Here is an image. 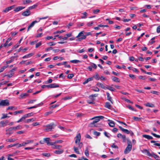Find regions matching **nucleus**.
<instances>
[{
	"instance_id": "58",
	"label": "nucleus",
	"mask_w": 160,
	"mask_h": 160,
	"mask_svg": "<svg viewBox=\"0 0 160 160\" xmlns=\"http://www.w3.org/2000/svg\"><path fill=\"white\" fill-rule=\"evenodd\" d=\"M104 135L106 137H107L108 138H110V135L108 133H107L106 132H104Z\"/></svg>"
},
{
	"instance_id": "63",
	"label": "nucleus",
	"mask_w": 160,
	"mask_h": 160,
	"mask_svg": "<svg viewBox=\"0 0 160 160\" xmlns=\"http://www.w3.org/2000/svg\"><path fill=\"white\" fill-rule=\"evenodd\" d=\"M83 15H84L83 16H82L81 17L82 18H86L87 16V13L86 12H84L83 13Z\"/></svg>"
},
{
	"instance_id": "28",
	"label": "nucleus",
	"mask_w": 160,
	"mask_h": 160,
	"mask_svg": "<svg viewBox=\"0 0 160 160\" xmlns=\"http://www.w3.org/2000/svg\"><path fill=\"white\" fill-rule=\"evenodd\" d=\"M107 95L108 100L110 101L112 103H113V102L112 101V98L110 96L109 93L107 92Z\"/></svg>"
},
{
	"instance_id": "10",
	"label": "nucleus",
	"mask_w": 160,
	"mask_h": 160,
	"mask_svg": "<svg viewBox=\"0 0 160 160\" xmlns=\"http://www.w3.org/2000/svg\"><path fill=\"white\" fill-rule=\"evenodd\" d=\"M29 96V94L28 93H22L20 95L19 98L22 99L27 97Z\"/></svg>"
},
{
	"instance_id": "34",
	"label": "nucleus",
	"mask_w": 160,
	"mask_h": 160,
	"mask_svg": "<svg viewBox=\"0 0 160 160\" xmlns=\"http://www.w3.org/2000/svg\"><path fill=\"white\" fill-rule=\"evenodd\" d=\"M70 62L72 63H77L78 62H81L80 61L77 60H72L70 61Z\"/></svg>"
},
{
	"instance_id": "62",
	"label": "nucleus",
	"mask_w": 160,
	"mask_h": 160,
	"mask_svg": "<svg viewBox=\"0 0 160 160\" xmlns=\"http://www.w3.org/2000/svg\"><path fill=\"white\" fill-rule=\"evenodd\" d=\"M74 76L73 74H69L68 76V78L69 79L72 78Z\"/></svg>"
},
{
	"instance_id": "51",
	"label": "nucleus",
	"mask_w": 160,
	"mask_h": 160,
	"mask_svg": "<svg viewBox=\"0 0 160 160\" xmlns=\"http://www.w3.org/2000/svg\"><path fill=\"white\" fill-rule=\"evenodd\" d=\"M8 66H4L1 69H0V73L2 72L4 69L8 67Z\"/></svg>"
},
{
	"instance_id": "43",
	"label": "nucleus",
	"mask_w": 160,
	"mask_h": 160,
	"mask_svg": "<svg viewBox=\"0 0 160 160\" xmlns=\"http://www.w3.org/2000/svg\"><path fill=\"white\" fill-rule=\"evenodd\" d=\"M96 123H93V122H92L91 123L89 124L88 126L89 127H97V126L95 124Z\"/></svg>"
},
{
	"instance_id": "20",
	"label": "nucleus",
	"mask_w": 160,
	"mask_h": 160,
	"mask_svg": "<svg viewBox=\"0 0 160 160\" xmlns=\"http://www.w3.org/2000/svg\"><path fill=\"white\" fill-rule=\"evenodd\" d=\"M38 4V3L34 4L32 6L29 7L28 9L30 11V10L34 9L37 7Z\"/></svg>"
},
{
	"instance_id": "55",
	"label": "nucleus",
	"mask_w": 160,
	"mask_h": 160,
	"mask_svg": "<svg viewBox=\"0 0 160 160\" xmlns=\"http://www.w3.org/2000/svg\"><path fill=\"white\" fill-rule=\"evenodd\" d=\"M39 105V104H37V105H35L34 106H32V107H29L27 109H32V108H36L37 107V106H38Z\"/></svg>"
},
{
	"instance_id": "50",
	"label": "nucleus",
	"mask_w": 160,
	"mask_h": 160,
	"mask_svg": "<svg viewBox=\"0 0 160 160\" xmlns=\"http://www.w3.org/2000/svg\"><path fill=\"white\" fill-rule=\"evenodd\" d=\"M42 155L43 156L48 157L50 156V154L49 153H42Z\"/></svg>"
},
{
	"instance_id": "33",
	"label": "nucleus",
	"mask_w": 160,
	"mask_h": 160,
	"mask_svg": "<svg viewBox=\"0 0 160 160\" xmlns=\"http://www.w3.org/2000/svg\"><path fill=\"white\" fill-rule=\"evenodd\" d=\"M92 77L94 78L97 80H99V76L97 73H96L95 75Z\"/></svg>"
},
{
	"instance_id": "12",
	"label": "nucleus",
	"mask_w": 160,
	"mask_h": 160,
	"mask_svg": "<svg viewBox=\"0 0 160 160\" xmlns=\"http://www.w3.org/2000/svg\"><path fill=\"white\" fill-rule=\"evenodd\" d=\"M25 8V7H22V6H18L17 7L14 9V11L15 12H18L21 10Z\"/></svg>"
},
{
	"instance_id": "53",
	"label": "nucleus",
	"mask_w": 160,
	"mask_h": 160,
	"mask_svg": "<svg viewBox=\"0 0 160 160\" xmlns=\"http://www.w3.org/2000/svg\"><path fill=\"white\" fill-rule=\"evenodd\" d=\"M87 102L89 104H94L95 103V102H94V101L92 100H91V101L88 100L87 101Z\"/></svg>"
},
{
	"instance_id": "17",
	"label": "nucleus",
	"mask_w": 160,
	"mask_h": 160,
	"mask_svg": "<svg viewBox=\"0 0 160 160\" xmlns=\"http://www.w3.org/2000/svg\"><path fill=\"white\" fill-rule=\"evenodd\" d=\"M34 54V53H30L28 54L27 55H26L24 56H23L22 58H29L30 57H31Z\"/></svg>"
},
{
	"instance_id": "59",
	"label": "nucleus",
	"mask_w": 160,
	"mask_h": 160,
	"mask_svg": "<svg viewBox=\"0 0 160 160\" xmlns=\"http://www.w3.org/2000/svg\"><path fill=\"white\" fill-rule=\"evenodd\" d=\"M14 73L13 72L11 73L10 74H7L5 75V76H8V77L10 78L12 77L14 75Z\"/></svg>"
},
{
	"instance_id": "22",
	"label": "nucleus",
	"mask_w": 160,
	"mask_h": 160,
	"mask_svg": "<svg viewBox=\"0 0 160 160\" xmlns=\"http://www.w3.org/2000/svg\"><path fill=\"white\" fill-rule=\"evenodd\" d=\"M105 107L108 109H111L112 107L111 106L109 102H107L106 103Z\"/></svg>"
},
{
	"instance_id": "47",
	"label": "nucleus",
	"mask_w": 160,
	"mask_h": 160,
	"mask_svg": "<svg viewBox=\"0 0 160 160\" xmlns=\"http://www.w3.org/2000/svg\"><path fill=\"white\" fill-rule=\"evenodd\" d=\"M65 32V31L63 30H61V31H58L56 32H54V34H56L58 33H62L63 32Z\"/></svg>"
},
{
	"instance_id": "49",
	"label": "nucleus",
	"mask_w": 160,
	"mask_h": 160,
	"mask_svg": "<svg viewBox=\"0 0 160 160\" xmlns=\"http://www.w3.org/2000/svg\"><path fill=\"white\" fill-rule=\"evenodd\" d=\"M62 142H63V141L62 140H58L54 142H52V143L53 144V145H54V144H56V143H61Z\"/></svg>"
},
{
	"instance_id": "31",
	"label": "nucleus",
	"mask_w": 160,
	"mask_h": 160,
	"mask_svg": "<svg viewBox=\"0 0 160 160\" xmlns=\"http://www.w3.org/2000/svg\"><path fill=\"white\" fill-rule=\"evenodd\" d=\"M85 154L87 157H88L89 156V154L88 148H86V149L85 151Z\"/></svg>"
},
{
	"instance_id": "21",
	"label": "nucleus",
	"mask_w": 160,
	"mask_h": 160,
	"mask_svg": "<svg viewBox=\"0 0 160 160\" xmlns=\"http://www.w3.org/2000/svg\"><path fill=\"white\" fill-rule=\"evenodd\" d=\"M112 80L114 82H119L120 81L119 79L116 77L112 76Z\"/></svg>"
},
{
	"instance_id": "2",
	"label": "nucleus",
	"mask_w": 160,
	"mask_h": 160,
	"mask_svg": "<svg viewBox=\"0 0 160 160\" xmlns=\"http://www.w3.org/2000/svg\"><path fill=\"white\" fill-rule=\"evenodd\" d=\"M127 144L128 146L124 151V153L125 154H127L129 152L131 151L132 147V143L131 141L128 140Z\"/></svg>"
},
{
	"instance_id": "48",
	"label": "nucleus",
	"mask_w": 160,
	"mask_h": 160,
	"mask_svg": "<svg viewBox=\"0 0 160 160\" xmlns=\"http://www.w3.org/2000/svg\"><path fill=\"white\" fill-rule=\"evenodd\" d=\"M94 134L97 136H99L100 135V133L96 131H94L93 132Z\"/></svg>"
},
{
	"instance_id": "39",
	"label": "nucleus",
	"mask_w": 160,
	"mask_h": 160,
	"mask_svg": "<svg viewBox=\"0 0 160 160\" xmlns=\"http://www.w3.org/2000/svg\"><path fill=\"white\" fill-rule=\"evenodd\" d=\"M26 118L24 115V116L23 117H22L19 120H18V121H17V122L18 123V122H21L23 121Z\"/></svg>"
},
{
	"instance_id": "16",
	"label": "nucleus",
	"mask_w": 160,
	"mask_h": 160,
	"mask_svg": "<svg viewBox=\"0 0 160 160\" xmlns=\"http://www.w3.org/2000/svg\"><path fill=\"white\" fill-rule=\"evenodd\" d=\"M93 79V78L92 77H91L90 78H88L87 79H86L85 81H84L83 82V84H85L88 82L89 81H91Z\"/></svg>"
},
{
	"instance_id": "24",
	"label": "nucleus",
	"mask_w": 160,
	"mask_h": 160,
	"mask_svg": "<svg viewBox=\"0 0 160 160\" xmlns=\"http://www.w3.org/2000/svg\"><path fill=\"white\" fill-rule=\"evenodd\" d=\"M32 2V1L31 0H23V3L24 5L29 4Z\"/></svg>"
},
{
	"instance_id": "18",
	"label": "nucleus",
	"mask_w": 160,
	"mask_h": 160,
	"mask_svg": "<svg viewBox=\"0 0 160 160\" xmlns=\"http://www.w3.org/2000/svg\"><path fill=\"white\" fill-rule=\"evenodd\" d=\"M151 156L150 157H153L155 159L157 160H160V158L159 156L156 154H155L154 153H152L151 154Z\"/></svg>"
},
{
	"instance_id": "45",
	"label": "nucleus",
	"mask_w": 160,
	"mask_h": 160,
	"mask_svg": "<svg viewBox=\"0 0 160 160\" xmlns=\"http://www.w3.org/2000/svg\"><path fill=\"white\" fill-rule=\"evenodd\" d=\"M16 141L15 138H10L6 140V141L8 142H14Z\"/></svg>"
},
{
	"instance_id": "23",
	"label": "nucleus",
	"mask_w": 160,
	"mask_h": 160,
	"mask_svg": "<svg viewBox=\"0 0 160 160\" xmlns=\"http://www.w3.org/2000/svg\"><path fill=\"white\" fill-rule=\"evenodd\" d=\"M51 88H55L59 87V85L56 83H52L50 84Z\"/></svg>"
},
{
	"instance_id": "4",
	"label": "nucleus",
	"mask_w": 160,
	"mask_h": 160,
	"mask_svg": "<svg viewBox=\"0 0 160 160\" xmlns=\"http://www.w3.org/2000/svg\"><path fill=\"white\" fill-rule=\"evenodd\" d=\"M9 105V101L8 99L2 100L0 102V106H8Z\"/></svg>"
},
{
	"instance_id": "32",
	"label": "nucleus",
	"mask_w": 160,
	"mask_h": 160,
	"mask_svg": "<svg viewBox=\"0 0 160 160\" xmlns=\"http://www.w3.org/2000/svg\"><path fill=\"white\" fill-rule=\"evenodd\" d=\"M35 118H32L31 119H27L26 120V121L25 122L28 123V122H33V121H35Z\"/></svg>"
},
{
	"instance_id": "35",
	"label": "nucleus",
	"mask_w": 160,
	"mask_h": 160,
	"mask_svg": "<svg viewBox=\"0 0 160 160\" xmlns=\"http://www.w3.org/2000/svg\"><path fill=\"white\" fill-rule=\"evenodd\" d=\"M90 63L92 67V68L95 69H96L97 68V66L95 64L92 62H91Z\"/></svg>"
},
{
	"instance_id": "61",
	"label": "nucleus",
	"mask_w": 160,
	"mask_h": 160,
	"mask_svg": "<svg viewBox=\"0 0 160 160\" xmlns=\"http://www.w3.org/2000/svg\"><path fill=\"white\" fill-rule=\"evenodd\" d=\"M100 12V10L98 9L93 10V13L95 14H96Z\"/></svg>"
},
{
	"instance_id": "6",
	"label": "nucleus",
	"mask_w": 160,
	"mask_h": 160,
	"mask_svg": "<svg viewBox=\"0 0 160 160\" xmlns=\"http://www.w3.org/2000/svg\"><path fill=\"white\" fill-rule=\"evenodd\" d=\"M31 14L30 11L28 9H27L26 11L23 12L22 13V15L23 16H28Z\"/></svg>"
},
{
	"instance_id": "7",
	"label": "nucleus",
	"mask_w": 160,
	"mask_h": 160,
	"mask_svg": "<svg viewBox=\"0 0 160 160\" xmlns=\"http://www.w3.org/2000/svg\"><path fill=\"white\" fill-rule=\"evenodd\" d=\"M44 141L45 142L47 143V145H53V144L52 143V142H49L50 139L49 138H44Z\"/></svg>"
},
{
	"instance_id": "11",
	"label": "nucleus",
	"mask_w": 160,
	"mask_h": 160,
	"mask_svg": "<svg viewBox=\"0 0 160 160\" xmlns=\"http://www.w3.org/2000/svg\"><path fill=\"white\" fill-rule=\"evenodd\" d=\"M39 21V20L38 21H36V20H35V21H33L31 23V24L28 26V29L27 31L28 32L29 31V30L32 27L34 26V25H35V24L36 23H37Z\"/></svg>"
},
{
	"instance_id": "64",
	"label": "nucleus",
	"mask_w": 160,
	"mask_h": 160,
	"mask_svg": "<svg viewBox=\"0 0 160 160\" xmlns=\"http://www.w3.org/2000/svg\"><path fill=\"white\" fill-rule=\"evenodd\" d=\"M59 78H62V79H64L65 78V76H64L63 74L62 73L59 75Z\"/></svg>"
},
{
	"instance_id": "52",
	"label": "nucleus",
	"mask_w": 160,
	"mask_h": 160,
	"mask_svg": "<svg viewBox=\"0 0 160 160\" xmlns=\"http://www.w3.org/2000/svg\"><path fill=\"white\" fill-rule=\"evenodd\" d=\"M151 134L154 137H155L156 138H160V135H157L155 133H153V132H151Z\"/></svg>"
},
{
	"instance_id": "1",
	"label": "nucleus",
	"mask_w": 160,
	"mask_h": 160,
	"mask_svg": "<svg viewBox=\"0 0 160 160\" xmlns=\"http://www.w3.org/2000/svg\"><path fill=\"white\" fill-rule=\"evenodd\" d=\"M84 31H82L79 33L78 35L76 37V38H78L76 40L77 41H80L86 38L85 35H84Z\"/></svg>"
},
{
	"instance_id": "14",
	"label": "nucleus",
	"mask_w": 160,
	"mask_h": 160,
	"mask_svg": "<svg viewBox=\"0 0 160 160\" xmlns=\"http://www.w3.org/2000/svg\"><path fill=\"white\" fill-rule=\"evenodd\" d=\"M119 128L122 131L127 134H129V133H130V131H129L127 129H124L123 128H122L121 126H119Z\"/></svg>"
},
{
	"instance_id": "30",
	"label": "nucleus",
	"mask_w": 160,
	"mask_h": 160,
	"mask_svg": "<svg viewBox=\"0 0 160 160\" xmlns=\"http://www.w3.org/2000/svg\"><path fill=\"white\" fill-rule=\"evenodd\" d=\"M73 149H74V151L76 153H77V154H80V152L78 150V148L74 146L73 147Z\"/></svg>"
},
{
	"instance_id": "56",
	"label": "nucleus",
	"mask_w": 160,
	"mask_h": 160,
	"mask_svg": "<svg viewBox=\"0 0 160 160\" xmlns=\"http://www.w3.org/2000/svg\"><path fill=\"white\" fill-rule=\"evenodd\" d=\"M62 147V146L61 145H54V147L53 148H56V149H59L60 148H61Z\"/></svg>"
},
{
	"instance_id": "54",
	"label": "nucleus",
	"mask_w": 160,
	"mask_h": 160,
	"mask_svg": "<svg viewBox=\"0 0 160 160\" xmlns=\"http://www.w3.org/2000/svg\"><path fill=\"white\" fill-rule=\"evenodd\" d=\"M42 45L41 42H39L36 44V48H37Z\"/></svg>"
},
{
	"instance_id": "42",
	"label": "nucleus",
	"mask_w": 160,
	"mask_h": 160,
	"mask_svg": "<svg viewBox=\"0 0 160 160\" xmlns=\"http://www.w3.org/2000/svg\"><path fill=\"white\" fill-rule=\"evenodd\" d=\"M59 106V104H56L55 105H52L51 106H50L49 107V108L50 109H51L52 108H55L56 107H58Z\"/></svg>"
},
{
	"instance_id": "25",
	"label": "nucleus",
	"mask_w": 160,
	"mask_h": 160,
	"mask_svg": "<svg viewBox=\"0 0 160 160\" xmlns=\"http://www.w3.org/2000/svg\"><path fill=\"white\" fill-rule=\"evenodd\" d=\"M108 121H110V122L108 123L109 126L111 127H114L115 126V123L114 122L109 120H108Z\"/></svg>"
},
{
	"instance_id": "15",
	"label": "nucleus",
	"mask_w": 160,
	"mask_h": 160,
	"mask_svg": "<svg viewBox=\"0 0 160 160\" xmlns=\"http://www.w3.org/2000/svg\"><path fill=\"white\" fill-rule=\"evenodd\" d=\"M64 152V150L61 149L58 150H56L54 152V153L57 154H60Z\"/></svg>"
},
{
	"instance_id": "60",
	"label": "nucleus",
	"mask_w": 160,
	"mask_h": 160,
	"mask_svg": "<svg viewBox=\"0 0 160 160\" xmlns=\"http://www.w3.org/2000/svg\"><path fill=\"white\" fill-rule=\"evenodd\" d=\"M151 93L156 95H158L159 94V92L155 91H152Z\"/></svg>"
},
{
	"instance_id": "44",
	"label": "nucleus",
	"mask_w": 160,
	"mask_h": 160,
	"mask_svg": "<svg viewBox=\"0 0 160 160\" xmlns=\"http://www.w3.org/2000/svg\"><path fill=\"white\" fill-rule=\"evenodd\" d=\"M127 107L128 108H129L130 109L132 110V111H136V110L133 107H132L131 106H130V105H128L127 106Z\"/></svg>"
},
{
	"instance_id": "57",
	"label": "nucleus",
	"mask_w": 160,
	"mask_h": 160,
	"mask_svg": "<svg viewBox=\"0 0 160 160\" xmlns=\"http://www.w3.org/2000/svg\"><path fill=\"white\" fill-rule=\"evenodd\" d=\"M78 148L79 149H81L83 146V144L82 142H78Z\"/></svg>"
},
{
	"instance_id": "5",
	"label": "nucleus",
	"mask_w": 160,
	"mask_h": 160,
	"mask_svg": "<svg viewBox=\"0 0 160 160\" xmlns=\"http://www.w3.org/2000/svg\"><path fill=\"white\" fill-rule=\"evenodd\" d=\"M55 126V124L53 123H51L47 125L46 126L47 128L45 129L47 131H51L52 128Z\"/></svg>"
},
{
	"instance_id": "27",
	"label": "nucleus",
	"mask_w": 160,
	"mask_h": 160,
	"mask_svg": "<svg viewBox=\"0 0 160 160\" xmlns=\"http://www.w3.org/2000/svg\"><path fill=\"white\" fill-rule=\"evenodd\" d=\"M145 106L147 107H154L155 105L153 104H152L149 102L145 104Z\"/></svg>"
},
{
	"instance_id": "8",
	"label": "nucleus",
	"mask_w": 160,
	"mask_h": 160,
	"mask_svg": "<svg viewBox=\"0 0 160 160\" xmlns=\"http://www.w3.org/2000/svg\"><path fill=\"white\" fill-rule=\"evenodd\" d=\"M9 122V121L8 120L5 121H2L0 122V125L1 127H4L8 125Z\"/></svg>"
},
{
	"instance_id": "37",
	"label": "nucleus",
	"mask_w": 160,
	"mask_h": 160,
	"mask_svg": "<svg viewBox=\"0 0 160 160\" xmlns=\"http://www.w3.org/2000/svg\"><path fill=\"white\" fill-rule=\"evenodd\" d=\"M33 115V113L32 112H31L30 113H28V114H26L24 115V116L26 118L29 116H32Z\"/></svg>"
},
{
	"instance_id": "38",
	"label": "nucleus",
	"mask_w": 160,
	"mask_h": 160,
	"mask_svg": "<svg viewBox=\"0 0 160 160\" xmlns=\"http://www.w3.org/2000/svg\"><path fill=\"white\" fill-rule=\"evenodd\" d=\"M22 127L21 126L18 125L16 127H13L14 130H17L21 129L22 128Z\"/></svg>"
},
{
	"instance_id": "3",
	"label": "nucleus",
	"mask_w": 160,
	"mask_h": 160,
	"mask_svg": "<svg viewBox=\"0 0 160 160\" xmlns=\"http://www.w3.org/2000/svg\"><path fill=\"white\" fill-rule=\"evenodd\" d=\"M97 85L99 87L101 88L104 89H107L109 90H114L115 89L111 87L108 86H105L103 84L100 82H98L97 84Z\"/></svg>"
},
{
	"instance_id": "19",
	"label": "nucleus",
	"mask_w": 160,
	"mask_h": 160,
	"mask_svg": "<svg viewBox=\"0 0 160 160\" xmlns=\"http://www.w3.org/2000/svg\"><path fill=\"white\" fill-rule=\"evenodd\" d=\"M142 137L148 140L152 139L153 138L152 137L148 135H143Z\"/></svg>"
},
{
	"instance_id": "46",
	"label": "nucleus",
	"mask_w": 160,
	"mask_h": 160,
	"mask_svg": "<svg viewBox=\"0 0 160 160\" xmlns=\"http://www.w3.org/2000/svg\"><path fill=\"white\" fill-rule=\"evenodd\" d=\"M10 59H11L10 60L6 62V63L7 64H9L14 61L13 58H12L11 57L10 58Z\"/></svg>"
},
{
	"instance_id": "29",
	"label": "nucleus",
	"mask_w": 160,
	"mask_h": 160,
	"mask_svg": "<svg viewBox=\"0 0 160 160\" xmlns=\"http://www.w3.org/2000/svg\"><path fill=\"white\" fill-rule=\"evenodd\" d=\"M85 24L84 22H78L77 23V27L78 28H80V27L84 26Z\"/></svg>"
},
{
	"instance_id": "13",
	"label": "nucleus",
	"mask_w": 160,
	"mask_h": 160,
	"mask_svg": "<svg viewBox=\"0 0 160 160\" xmlns=\"http://www.w3.org/2000/svg\"><path fill=\"white\" fill-rule=\"evenodd\" d=\"M98 96V94H92L89 96V98L91 99V100H92L93 101H94L95 100V98L97 97Z\"/></svg>"
},
{
	"instance_id": "40",
	"label": "nucleus",
	"mask_w": 160,
	"mask_h": 160,
	"mask_svg": "<svg viewBox=\"0 0 160 160\" xmlns=\"http://www.w3.org/2000/svg\"><path fill=\"white\" fill-rule=\"evenodd\" d=\"M13 109H14L15 110H16L17 109V108L13 106H9L8 107L7 110H12Z\"/></svg>"
},
{
	"instance_id": "9",
	"label": "nucleus",
	"mask_w": 160,
	"mask_h": 160,
	"mask_svg": "<svg viewBox=\"0 0 160 160\" xmlns=\"http://www.w3.org/2000/svg\"><path fill=\"white\" fill-rule=\"evenodd\" d=\"M81 138V136L80 134V133L78 134L76 137V139L75 141V143L76 144H77L78 143V142H80Z\"/></svg>"
},
{
	"instance_id": "41",
	"label": "nucleus",
	"mask_w": 160,
	"mask_h": 160,
	"mask_svg": "<svg viewBox=\"0 0 160 160\" xmlns=\"http://www.w3.org/2000/svg\"><path fill=\"white\" fill-rule=\"evenodd\" d=\"M142 152H147L148 156H151V153L147 149H144L143 150V151Z\"/></svg>"
},
{
	"instance_id": "36",
	"label": "nucleus",
	"mask_w": 160,
	"mask_h": 160,
	"mask_svg": "<svg viewBox=\"0 0 160 160\" xmlns=\"http://www.w3.org/2000/svg\"><path fill=\"white\" fill-rule=\"evenodd\" d=\"M104 117L103 116H97V117H94V118H92L91 119H95V118H99L100 119H100H103V118H104Z\"/></svg>"
},
{
	"instance_id": "26",
	"label": "nucleus",
	"mask_w": 160,
	"mask_h": 160,
	"mask_svg": "<svg viewBox=\"0 0 160 160\" xmlns=\"http://www.w3.org/2000/svg\"><path fill=\"white\" fill-rule=\"evenodd\" d=\"M2 116L1 118V119H2L6 118H9L10 117V116L8 115L7 114H2Z\"/></svg>"
}]
</instances>
